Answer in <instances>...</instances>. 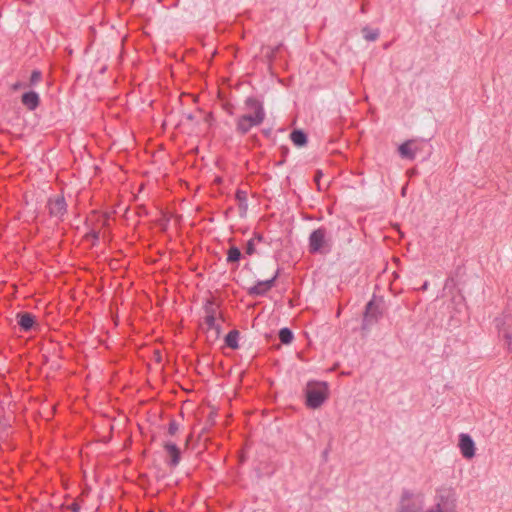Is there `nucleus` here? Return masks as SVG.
I'll return each mask as SVG.
<instances>
[{"instance_id":"nucleus-26","label":"nucleus","mask_w":512,"mask_h":512,"mask_svg":"<svg viewBox=\"0 0 512 512\" xmlns=\"http://www.w3.org/2000/svg\"><path fill=\"white\" fill-rule=\"evenodd\" d=\"M179 430V425L175 420H171L168 425V434L174 436Z\"/></svg>"},{"instance_id":"nucleus-30","label":"nucleus","mask_w":512,"mask_h":512,"mask_svg":"<svg viewBox=\"0 0 512 512\" xmlns=\"http://www.w3.org/2000/svg\"><path fill=\"white\" fill-rule=\"evenodd\" d=\"M253 239L254 241L257 240L258 242H261L263 240V237L261 234H255Z\"/></svg>"},{"instance_id":"nucleus-21","label":"nucleus","mask_w":512,"mask_h":512,"mask_svg":"<svg viewBox=\"0 0 512 512\" xmlns=\"http://www.w3.org/2000/svg\"><path fill=\"white\" fill-rule=\"evenodd\" d=\"M235 198L238 202L239 209L242 211L247 210V192L242 189H238L235 194Z\"/></svg>"},{"instance_id":"nucleus-25","label":"nucleus","mask_w":512,"mask_h":512,"mask_svg":"<svg viewBox=\"0 0 512 512\" xmlns=\"http://www.w3.org/2000/svg\"><path fill=\"white\" fill-rule=\"evenodd\" d=\"M42 79V73L39 70H34L30 76V85H36Z\"/></svg>"},{"instance_id":"nucleus-4","label":"nucleus","mask_w":512,"mask_h":512,"mask_svg":"<svg viewBox=\"0 0 512 512\" xmlns=\"http://www.w3.org/2000/svg\"><path fill=\"white\" fill-rule=\"evenodd\" d=\"M306 406L311 409L319 408L328 398V386L323 382H309L306 390Z\"/></svg>"},{"instance_id":"nucleus-24","label":"nucleus","mask_w":512,"mask_h":512,"mask_svg":"<svg viewBox=\"0 0 512 512\" xmlns=\"http://www.w3.org/2000/svg\"><path fill=\"white\" fill-rule=\"evenodd\" d=\"M363 36L367 41H375L379 37V30H371L368 27L363 28L362 30Z\"/></svg>"},{"instance_id":"nucleus-13","label":"nucleus","mask_w":512,"mask_h":512,"mask_svg":"<svg viewBox=\"0 0 512 512\" xmlns=\"http://www.w3.org/2000/svg\"><path fill=\"white\" fill-rule=\"evenodd\" d=\"M412 496L413 494L409 491L403 493L399 512H420L421 505L413 503Z\"/></svg>"},{"instance_id":"nucleus-2","label":"nucleus","mask_w":512,"mask_h":512,"mask_svg":"<svg viewBox=\"0 0 512 512\" xmlns=\"http://www.w3.org/2000/svg\"><path fill=\"white\" fill-rule=\"evenodd\" d=\"M456 494L450 487H440L436 490L435 504L426 512H456Z\"/></svg>"},{"instance_id":"nucleus-1","label":"nucleus","mask_w":512,"mask_h":512,"mask_svg":"<svg viewBox=\"0 0 512 512\" xmlns=\"http://www.w3.org/2000/svg\"><path fill=\"white\" fill-rule=\"evenodd\" d=\"M245 109L255 110V115L247 113L237 119L236 131L241 135L247 134L252 127L261 125L266 116L262 102L255 97L245 100Z\"/></svg>"},{"instance_id":"nucleus-10","label":"nucleus","mask_w":512,"mask_h":512,"mask_svg":"<svg viewBox=\"0 0 512 512\" xmlns=\"http://www.w3.org/2000/svg\"><path fill=\"white\" fill-rule=\"evenodd\" d=\"M277 277L278 272H276V274L271 279L258 281L254 286L248 289V295L253 297L266 295V293L275 286Z\"/></svg>"},{"instance_id":"nucleus-18","label":"nucleus","mask_w":512,"mask_h":512,"mask_svg":"<svg viewBox=\"0 0 512 512\" xmlns=\"http://www.w3.org/2000/svg\"><path fill=\"white\" fill-rule=\"evenodd\" d=\"M239 331L231 330L225 337V344L231 349H238Z\"/></svg>"},{"instance_id":"nucleus-27","label":"nucleus","mask_w":512,"mask_h":512,"mask_svg":"<svg viewBox=\"0 0 512 512\" xmlns=\"http://www.w3.org/2000/svg\"><path fill=\"white\" fill-rule=\"evenodd\" d=\"M245 252H246V254H248V255H253V254L255 253V244H254V239H250V240L247 242Z\"/></svg>"},{"instance_id":"nucleus-28","label":"nucleus","mask_w":512,"mask_h":512,"mask_svg":"<svg viewBox=\"0 0 512 512\" xmlns=\"http://www.w3.org/2000/svg\"><path fill=\"white\" fill-rule=\"evenodd\" d=\"M26 86H27V85H26L25 83H22V82L18 81V82H16V83H14V84L11 86V88H12V90H13V91H17V90H19V89H21V88H25Z\"/></svg>"},{"instance_id":"nucleus-6","label":"nucleus","mask_w":512,"mask_h":512,"mask_svg":"<svg viewBox=\"0 0 512 512\" xmlns=\"http://www.w3.org/2000/svg\"><path fill=\"white\" fill-rule=\"evenodd\" d=\"M47 209L50 217H54L62 221L67 213V203L64 196L57 195L55 197H50L47 202Z\"/></svg>"},{"instance_id":"nucleus-17","label":"nucleus","mask_w":512,"mask_h":512,"mask_svg":"<svg viewBox=\"0 0 512 512\" xmlns=\"http://www.w3.org/2000/svg\"><path fill=\"white\" fill-rule=\"evenodd\" d=\"M281 49H282V44L276 45L274 47L265 46L262 48V52H263L265 58L269 61V63H271L276 59L277 54L280 52Z\"/></svg>"},{"instance_id":"nucleus-3","label":"nucleus","mask_w":512,"mask_h":512,"mask_svg":"<svg viewBox=\"0 0 512 512\" xmlns=\"http://www.w3.org/2000/svg\"><path fill=\"white\" fill-rule=\"evenodd\" d=\"M332 242L328 236V231L325 227L321 226L309 236L308 249L311 254L325 255L331 251Z\"/></svg>"},{"instance_id":"nucleus-14","label":"nucleus","mask_w":512,"mask_h":512,"mask_svg":"<svg viewBox=\"0 0 512 512\" xmlns=\"http://www.w3.org/2000/svg\"><path fill=\"white\" fill-rule=\"evenodd\" d=\"M419 148L415 145L413 140H408L401 144L398 148L399 154L402 158L413 160Z\"/></svg>"},{"instance_id":"nucleus-11","label":"nucleus","mask_w":512,"mask_h":512,"mask_svg":"<svg viewBox=\"0 0 512 512\" xmlns=\"http://www.w3.org/2000/svg\"><path fill=\"white\" fill-rule=\"evenodd\" d=\"M458 446L464 458L471 459L475 456V444L468 434L461 433L459 435Z\"/></svg>"},{"instance_id":"nucleus-12","label":"nucleus","mask_w":512,"mask_h":512,"mask_svg":"<svg viewBox=\"0 0 512 512\" xmlns=\"http://www.w3.org/2000/svg\"><path fill=\"white\" fill-rule=\"evenodd\" d=\"M163 448L167 455V460H166L167 464L170 467H176L180 463V460H181V451H180L179 447L176 444H174L170 441H167V442H164Z\"/></svg>"},{"instance_id":"nucleus-9","label":"nucleus","mask_w":512,"mask_h":512,"mask_svg":"<svg viewBox=\"0 0 512 512\" xmlns=\"http://www.w3.org/2000/svg\"><path fill=\"white\" fill-rule=\"evenodd\" d=\"M497 328L499 334L505 339L508 350L512 347V317L505 315L501 319H497Z\"/></svg>"},{"instance_id":"nucleus-20","label":"nucleus","mask_w":512,"mask_h":512,"mask_svg":"<svg viewBox=\"0 0 512 512\" xmlns=\"http://www.w3.org/2000/svg\"><path fill=\"white\" fill-rule=\"evenodd\" d=\"M241 257H242L241 251L236 246H231L228 249L227 263H229V264L238 263L239 260L241 259Z\"/></svg>"},{"instance_id":"nucleus-29","label":"nucleus","mask_w":512,"mask_h":512,"mask_svg":"<svg viewBox=\"0 0 512 512\" xmlns=\"http://www.w3.org/2000/svg\"><path fill=\"white\" fill-rule=\"evenodd\" d=\"M80 505L78 503H72L69 507V509L72 511V512H79L80 511Z\"/></svg>"},{"instance_id":"nucleus-19","label":"nucleus","mask_w":512,"mask_h":512,"mask_svg":"<svg viewBox=\"0 0 512 512\" xmlns=\"http://www.w3.org/2000/svg\"><path fill=\"white\" fill-rule=\"evenodd\" d=\"M290 138H291L292 142L296 146H299V147L304 146L307 143V136L301 130H294V131H292L291 134H290Z\"/></svg>"},{"instance_id":"nucleus-32","label":"nucleus","mask_w":512,"mask_h":512,"mask_svg":"<svg viewBox=\"0 0 512 512\" xmlns=\"http://www.w3.org/2000/svg\"><path fill=\"white\" fill-rule=\"evenodd\" d=\"M361 12H362L363 14H365V13L367 12V10H366V5H365V4H362V6H361Z\"/></svg>"},{"instance_id":"nucleus-8","label":"nucleus","mask_w":512,"mask_h":512,"mask_svg":"<svg viewBox=\"0 0 512 512\" xmlns=\"http://www.w3.org/2000/svg\"><path fill=\"white\" fill-rule=\"evenodd\" d=\"M87 227L95 228L97 231H105L110 235L109 232V215L107 213H99L97 211L91 212L86 220Z\"/></svg>"},{"instance_id":"nucleus-31","label":"nucleus","mask_w":512,"mask_h":512,"mask_svg":"<svg viewBox=\"0 0 512 512\" xmlns=\"http://www.w3.org/2000/svg\"><path fill=\"white\" fill-rule=\"evenodd\" d=\"M321 176H322L321 171H317V172H316V175H315V181H316L317 183L319 182V179H320V177H321Z\"/></svg>"},{"instance_id":"nucleus-33","label":"nucleus","mask_w":512,"mask_h":512,"mask_svg":"<svg viewBox=\"0 0 512 512\" xmlns=\"http://www.w3.org/2000/svg\"><path fill=\"white\" fill-rule=\"evenodd\" d=\"M191 438H192V435H189L187 440H186V446L189 444V441L191 440Z\"/></svg>"},{"instance_id":"nucleus-34","label":"nucleus","mask_w":512,"mask_h":512,"mask_svg":"<svg viewBox=\"0 0 512 512\" xmlns=\"http://www.w3.org/2000/svg\"><path fill=\"white\" fill-rule=\"evenodd\" d=\"M248 113H251L252 115H255V110H247Z\"/></svg>"},{"instance_id":"nucleus-22","label":"nucleus","mask_w":512,"mask_h":512,"mask_svg":"<svg viewBox=\"0 0 512 512\" xmlns=\"http://www.w3.org/2000/svg\"><path fill=\"white\" fill-rule=\"evenodd\" d=\"M279 339L283 344H290L293 340V333L288 328H282L279 331Z\"/></svg>"},{"instance_id":"nucleus-23","label":"nucleus","mask_w":512,"mask_h":512,"mask_svg":"<svg viewBox=\"0 0 512 512\" xmlns=\"http://www.w3.org/2000/svg\"><path fill=\"white\" fill-rule=\"evenodd\" d=\"M89 228V232L87 233V238H92L94 241H98L100 238H103V239H109V234H107L105 231L103 232H100V231H97L95 228H92V227H88Z\"/></svg>"},{"instance_id":"nucleus-7","label":"nucleus","mask_w":512,"mask_h":512,"mask_svg":"<svg viewBox=\"0 0 512 512\" xmlns=\"http://www.w3.org/2000/svg\"><path fill=\"white\" fill-rule=\"evenodd\" d=\"M383 315L382 307L375 300H370L365 307L363 328H367L379 321Z\"/></svg>"},{"instance_id":"nucleus-15","label":"nucleus","mask_w":512,"mask_h":512,"mask_svg":"<svg viewBox=\"0 0 512 512\" xmlns=\"http://www.w3.org/2000/svg\"><path fill=\"white\" fill-rule=\"evenodd\" d=\"M22 104L30 111L35 110L40 104V97L34 91L26 92L21 97Z\"/></svg>"},{"instance_id":"nucleus-5","label":"nucleus","mask_w":512,"mask_h":512,"mask_svg":"<svg viewBox=\"0 0 512 512\" xmlns=\"http://www.w3.org/2000/svg\"><path fill=\"white\" fill-rule=\"evenodd\" d=\"M204 322L208 326V329H214L216 334L218 335L221 330V326L216 322L217 317H221V312L219 310V304L216 303L213 297L207 299L204 305Z\"/></svg>"},{"instance_id":"nucleus-16","label":"nucleus","mask_w":512,"mask_h":512,"mask_svg":"<svg viewBox=\"0 0 512 512\" xmlns=\"http://www.w3.org/2000/svg\"><path fill=\"white\" fill-rule=\"evenodd\" d=\"M18 325L25 332L30 331L35 325V317L28 312L19 313L17 315Z\"/></svg>"}]
</instances>
